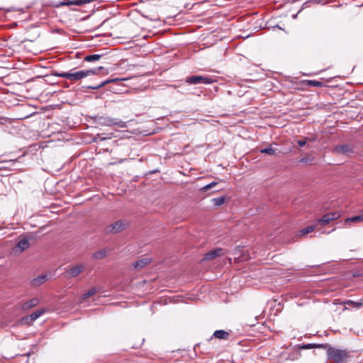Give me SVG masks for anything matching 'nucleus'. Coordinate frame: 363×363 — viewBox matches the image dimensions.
Here are the masks:
<instances>
[{"mask_svg":"<svg viewBox=\"0 0 363 363\" xmlns=\"http://www.w3.org/2000/svg\"><path fill=\"white\" fill-rule=\"evenodd\" d=\"M99 291L96 287H93L91 289L88 290L85 294H83L82 298L83 300H86L89 297L94 296Z\"/></svg>","mask_w":363,"mask_h":363,"instance_id":"a211bd4d","label":"nucleus"},{"mask_svg":"<svg viewBox=\"0 0 363 363\" xmlns=\"http://www.w3.org/2000/svg\"><path fill=\"white\" fill-rule=\"evenodd\" d=\"M45 312V309H40L30 315V319L33 321L40 317Z\"/></svg>","mask_w":363,"mask_h":363,"instance_id":"aec40b11","label":"nucleus"},{"mask_svg":"<svg viewBox=\"0 0 363 363\" xmlns=\"http://www.w3.org/2000/svg\"><path fill=\"white\" fill-rule=\"evenodd\" d=\"M217 184H218V182H212L211 183H210V184L204 186L203 187H202L201 189V191H203V192H206V191L210 190L211 189H212L213 187L216 186Z\"/></svg>","mask_w":363,"mask_h":363,"instance_id":"a878e982","label":"nucleus"},{"mask_svg":"<svg viewBox=\"0 0 363 363\" xmlns=\"http://www.w3.org/2000/svg\"><path fill=\"white\" fill-rule=\"evenodd\" d=\"M318 226L316 224V223L315 222V223L313 225L308 226V227L302 229L301 230H300L299 235H306L310 233L313 232L315 229H318Z\"/></svg>","mask_w":363,"mask_h":363,"instance_id":"2eb2a0df","label":"nucleus"},{"mask_svg":"<svg viewBox=\"0 0 363 363\" xmlns=\"http://www.w3.org/2000/svg\"><path fill=\"white\" fill-rule=\"evenodd\" d=\"M312 160H313L312 159L305 157L300 160V162L308 163V162H311Z\"/></svg>","mask_w":363,"mask_h":363,"instance_id":"c756f323","label":"nucleus"},{"mask_svg":"<svg viewBox=\"0 0 363 363\" xmlns=\"http://www.w3.org/2000/svg\"><path fill=\"white\" fill-rule=\"evenodd\" d=\"M318 347L326 350L330 363H347L351 358V352L347 349L337 348L329 344H322Z\"/></svg>","mask_w":363,"mask_h":363,"instance_id":"f257e3e1","label":"nucleus"},{"mask_svg":"<svg viewBox=\"0 0 363 363\" xmlns=\"http://www.w3.org/2000/svg\"><path fill=\"white\" fill-rule=\"evenodd\" d=\"M107 255V250L106 249H102L101 250H99L93 254V258L95 259H102Z\"/></svg>","mask_w":363,"mask_h":363,"instance_id":"f3484780","label":"nucleus"},{"mask_svg":"<svg viewBox=\"0 0 363 363\" xmlns=\"http://www.w3.org/2000/svg\"><path fill=\"white\" fill-rule=\"evenodd\" d=\"M343 303L345 305L351 306L353 308H360L362 306L363 301H353L352 300H348V301L344 302Z\"/></svg>","mask_w":363,"mask_h":363,"instance_id":"6ab92c4d","label":"nucleus"},{"mask_svg":"<svg viewBox=\"0 0 363 363\" xmlns=\"http://www.w3.org/2000/svg\"><path fill=\"white\" fill-rule=\"evenodd\" d=\"M30 246V242L28 239L23 238L21 239L18 242L16 245V249H18L19 251L21 252L24 251L25 250L28 249Z\"/></svg>","mask_w":363,"mask_h":363,"instance_id":"4468645a","label":"nucleus"},{"mask_svg":"<svg viewBox=\"0 0 363 363\" xmlns=\"http://www.w3.org/2000/svg\"><path fill=\"white\" fill-rule=\"evenodd\" d=\"M225 253V250L222 248H216L207 252L204 256V260H211L216 257H221Z\"/></svg>","mask_w":363,"mask_h":363,"instance_id":"1a4fd4ad","label":"nucleus"},{"mask_svg":"<svg viewBox=\"0 0 363 363\" xmlns=\"http://www.w3.org/2000/svg\"><path fill=\"white\" fill-rule=\"evenodd\" d=\"M333 152L336 154L346 155L348 157L351 156L354 153L352 147L347 144L336 146L334 148Z\"/></svg>","mask_w":363,"mask_h":363,"instance_id":"0eeeda50","label":"nucleus"},{"mask_svg":"<svg viewBox=\"0 0 363 363\" xmlns=\"http://www.w3.org/2000/svg\"><path fill=\"white\" fill-rule=\"evenodd\" d=\"M320 345H315V344H307V345H303L301 347V349H312V348H315V347H318V348H320L318 346Z\"/></svg>","mask_w":363,"mask_h":363,"instance_id":"bb28decb","label":"nucleus"},{"mask_svg":"<svg viewBox=\"0 0 363 363\" xmlns=\"http://www.w3.org/2000/svg\"><path fill=\"white\" fill-rule=\"evenodd\" d=\"M151 262V259L145 257L135 262L133 265L135 269H142Z\"/></svg>","mask_w":363,"mask_h":363,"instance_id":"f8f14e48","label":"nucleus"},{"mask_svg":"<svg viewBox=\"0 0 363 363\" xmlns=\"http://www.w3.org/2000/svg\"><path fill=\"white\" fill-rule=\"evenodd\" d=\"M308 140H310L308 138H305L303 140H299L297 141V144L298 145L299 147H303Z\"/></svg>","mask_w":363,"mask_h":363,"instance_id":"c85d7f7f","label":"nucleus"},{"mask_svg":"<svg viewBox=\"0 0 363 363\" xmlns=\"http://www.w3.org/2000/svg\"><path fill=\"white\" fill-rule=\"evenodd\" d=\"M345 222L346 223H349V222H354V223L363 222V215H359V216L348 218H347L345 220Z\"/></svg>","mask_w":363,"mask_h":363,"instance_id":"b1692460","label":"nucleus"},{"mask_svg":"<svg viewBox=\"0 0 363 363\" xmlns=\"http://www.w3.org/2000/svg\"><path fill=\"white\" fill-rule=\"evenodd\" d=\"M230 333L223 330H218L213 333V336L219 340H228L230 337Z\"/></svg>","mask_w":363,"mask_h":363,"instance_id":"9b49d317","label":"nucleus"},{"mask_svg":"<svg viewBox=\"0 0 363 363\" xmlns=\"http://www.w3.org/2000/svg\"><path fill=\"white\" fill-rule=\"evenodd\" d=\"M212 203L216 206H220L225 202V197L221 196L218 198H214L211 200Z\"/></svg>","mask_w":363,"mask_h":363,"instance_id":"412c9836","label":"nucleus"},{"mask_svg":"<svg viewBox=\"0 0 363 363\" xmlns=\"http://www.w3.org/2000/svg\"><path fill=\"white\" fill-rule=\"evenodd\" d=\"M84 269L85 266L83 264H79L68 269L66 271V274L70 278L77 277L84 270Z\"/></svg>","mask_w":363,"mask_h":363,"instance_id":"6e6552de","label":"nucleus"},{"mask_svg":"<svg viewBox=\"0 0 363 363\" xmlns=\"http://www.w3.org/2000/svg\"><path fill=\"white\" fill-rule=\"evenodd\" d=\"M40 303V300L38 298H33L28 301H26L22 304V309L24 311L29 310L33 307L38 305Z\"/></svg>","mask_w":363,"mask_h":363,"instance_id":"9d476101","label":"nucleus"},{"mask_svg":"<svg viewBox=\"0 0 363 363\" xmlns=\"http://www.w3.org/2000/svg\"><path fill=\"white\" fill-rule=\"evenodd\" d=\"M186 82L190 84H209L213 82L211 77L203 76H191L186 79Z\"/></svg>","mask_w":363,"mask_h":363,"instance_id":"39448f33","label":"nucleus"},{"mask_svg":"<svg viewBox=\"0 0 363 363\" xmlns=\"http://www.w3.org/2000/svg\"><path fill=\"white\" fill-rule=\"evenodd\" d=\"M103 67H99L98 68L84 69V70H78L74 71L75 69H72L69 72H58L57 71L52 72V75L57 77H62L67 79H69L71 82H78L84 79L91 75L99 74V71L103 69Z\"/></svg>","mask_w":363,"mask_h":363,"instance_id":"f03ea898","label":"nucleus"},{"mask_svg":"<svg viewBox=\"0 0 363 363\" xmlns=\"http://www.w3.org/2000/svg\"><path fill=\"white\" fill-rule=\"evenodd\" d=\"M306 84L310 86H316V87H322L323 86V83L317 80H308L306 82Z\"/></svg>","mask_w":363,"mask_h":363,"instance_id":"5701e85b","label":"nucleus"},{"mask_svg":"<svg viewBox=\"0 0 363 363\" xmlns=\"http://www.w3.org/2000/svg\"><path fill=\"white\" fill-rule=\"evenodd\" d=\"M30 315H28V316H26L23 318V320L26 323H28V324H30L32 322H33V320H31L30 318Z\"/></svg>","mask_w":363,"mask_h":363,"instance_id":"7c9ffc66","label":"nucleus"},{"mask_svg":"<svg viewBox=\"0 0 363 363\" xmlns=\"http://www.w3.org/2000/svg\"><path fill=\"white\" fill-rule=\"evenodd\" d=\"M340 216L338 212H330L325 214L321 218L315 220L316 224L318 225L325 226L330 223L331 221L337 220Z\"/></svg>","mask_w":363,"mask_h":363,"instance_id":"423d86ee","label":"nucleus"},{"mask_svg":"<svg viewBox=\"0 0 363 363\" xmlns=\"http://www.w3.org/2000/svg\"><path fill=\"white\" fill-rule=\"evenodd\" d=\"M276 150H277L273 148L271 145L270 147H269L263 148V149L260 150V152L262 154H267L269 155H273L276 153Z\"/></svg>","mask_w":363,"mask_h":363,"instance_id":"4be33fe9","label":"nucleus"},{"mask_svg":"<svg viewBox=\"0 0 363 363\" xmlns=\"http://www.w3.org/2000/svg\"><path fill=\"white\" fill-rule=\"evenodd\" d=\"M103 135H104L103 133L98 134L97 137L99 138L101 140H104L106 139H111L113 137V133H110L107 136H103Z\"/></svg>","mask_w":363,"mask_h":363,"instance_id":"cd10ccee","label":"nucleus"},{"mask_svg":"<svg viewBox=\"0 0 363 363\" xmlns=\"http://www.w3.org/2000/svg\"><path fill=\"white\" fill-rule=\"evenodd\" d=\"M129 223L126 220H119L107 226L106 230L108 233L116 234L127 228Z\"/></svg>","mask_w":363,"mask_h":363,"instance_id":"7ed1b4c3","label":"nucleus"},{"mask_svg":"<svg viewBox=\"0 0 363 363\" xmlns=\"http://www.w3.org/2000/svg\"><path fill=\"white\" fill-rule=\"evenodd\" d=\"M117 80H118V79H108V80H106V81L101 82L99 84L89 86L88 88L91 89H99L104 86L105 85H106L108 84H110V83H112V82H116Z\"/></svg>","mask_w":363,"mask_h":363,"instance_id":"dca6fc26","label":"nucleus"},{"mask_svg":"<svg viewBox=\"0 0 363 363\" xmlns=\"http://www.w3.org/2000/svg\"><path fill=\"white\" fill-rule=\"evenodd\" d=\"M99 124L107 126H118L119 128H126V123L117 118L111 117H102L99 120Z\"/></svg>","mask_w":363,"mask_h":363,"instance_id":"20e7f679","label":"nucleus"},{"mask_svg":"<svg viewBox=\"0 0 363 363\" xmlns=\"http://www.w3.org/2000/svg\"><path fill=\"white\" fill-rule=\"evenodd\" d=\"M101 57V55H87L84 57V60L86 62H94L97 61Z\"/></svg>","mask_w":363,"mask_h":363,"instance_id":"393cba45","label":"nucleus"},{"mask_svg":"<svg viewBox=\"0 0 363 363\" xmlns=\"http://www.w3.org/2000/svg\"><path fill=\"white\" fill-rule=\"evenodd\" d=\"M48 279V275L46 274H42L39 275L38 277L34 278L31 281V284L33 286H39L43 283H45Z\"/></svg>","mask_w":363,"mask_h":363,"instance_id":"ddd939ff","label":"nucleus"}]
</instances>
